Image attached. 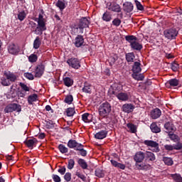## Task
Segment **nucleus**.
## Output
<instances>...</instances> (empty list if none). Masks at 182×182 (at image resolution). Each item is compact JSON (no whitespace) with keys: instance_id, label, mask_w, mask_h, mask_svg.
<instances>
[{"instance_id":"f257e3e1","label":"nucleus","mask_w":182,"mask_h":182,"mask_svg":"<svg viewBox=\"0 0 182 182\" xmlns=\"http://www.w3.org/2000/svg\"><path fill=\"white\" fill-rule=\"evenodd\" d=\"M125 40L129 42V46L132 50H140L143 49V45L139 42L137 38L134 36H126Z\"/></svg>"},{"instance_id":"f03ea898","label":"nucleus","mask_w":182,"mask_h":182,"mask_svg":"<svg viewBox=\"0 0 182 182\" xmlns=\"http://www.w3.org/2000/svg\"><path fill=\"white\" fill-rule=\"evenodd\" d=\"M36 22H38V26L34 31L36 35H42L43 31H46V24L45 23V18L42 14H39L38 18L35 19Z\"/></svg>"},{"instance_id":"7ed1b4c3","label":"nucleus","mask_w":182,"mask_h":182,"mask_svg":"<svg viewBox=\"0 0 182 182\" xmlns=\"http://www.w3.org/2000/svg\"><path fill=\"white\" fill-rule=\"evenodd\" d=\"M112 112V105L107 102L102 103L99 107V114L102 117H106Z\"/></svg>"},{"instance_id":"20e7f679","label":"nucleus","mask_w":182,"mask_h":182,"mask_svg":"<svg viewBox=\"0 0 182 182\" xmlns=\"http://www.w3.org/2000/svg\"><path fill=\"white\" fill-rule=\"evenodd\" d=\"M109 95H114L119 102H127L129 100V94L127 92H119L117 90H109Z\"/></svg>"},{"instance_id":"39448f33","label":"nucleus","mask_w":182,"mask_h":182,"mask_svg":"<svg viewBox=\"0 0 182 182\" xmlns=\"http://www.w3.org/2000/svg\"><path fill=\"white\" fill-rule=\"evenodd\" d=\"M144 144L147 146V147H151V151L155 153H159L160 151V148L159 147V143L152 140H145Z\"/></svg>"},{"instance_id":"423d86ee","label":"nucleus","mask_w":182,"mask_h":182,"mask_svg":"<svg viewBox=\"0 0 182 182\" xmlns=\"http://www.w3.org/2000/svg\"><path fill=\"white\" fill-rule=\"evenodd\" d=\"M107 8L108 9V11H111V12H115L117 14L122 12V7L114 1L108 2L107 4Z\"/></svg>"},{"instance_id":"0eeeda50","label":"nucleus","mask_w":182,"mask_h":182,"mask_svg":"<svg viewBox=\"0 0 182 182\" xmlns=\"http://www.w3.org/2000/svg\"><path fill=\"white\" fill-rule=\"evenodd\" d=\"M21 110L22 107H21V105L15 103L7 105L4 109L5 113H12V112H19Z\"/></svg>"},{"instance_id":"6e6552de","label":"nucleus","mask_w":182,"mask_h":182,"mask_svg":"<svg viewBox=\"0 0 182 182\" xmlns=\"http://www.w3.org/2000/svg\"><path fill=\"white\" fill-rule=\"evenodd\" d=\"M90 23V21H89V19L86 17H83L80 20L78 26L75 27V29H80V33H83V29H85V28H89Z\"/></svg>"},{"instance_id":"1a4fd4ad","label":"nucleus","mask_w":182,"mask_h":182,"mask_svg":"<svg viewBox=\"0 0 182 182\" xmlns=\"http://www.w3.org/2000/svg\"><path fill=\"white\" fill-rule=\"evenodd\" d=\"M164 35L167 39H174L178 35V31L176 28L167 29L164 31Z\"/></svg>"},{"instance_id":"9d476101","label":"nucleus","mask_w":182,"mask_h":182,"mask_svg":"<svg viewBox=\"0 0 182 182\" xmlns=\"http://www.w3.org/2000/svg\"><path fill=\"white\" fill-rule=\"evenodd\" d=\"M68 65L73 69H79L80 68V61L76 58H71L67 60Z\"/></svg>"},{"instance_id":"9b49d317","label":"nucleus","mask_w":182,"mask_h":182,"mask_svg":"<svg viewBox=\"0 0 182 182\" xmlns=\"http://www.w3.org/2000/svg\"><path fill=\"white\" fill-rule=\"evenodd\" d=\"M45 72V65L41 64L37 65L34 71L35 77H41Z\"/></svg>"},{"instance_id":"f8f14e48","label":"nucleus","mask_w":182,"mask_h":182,"mask_svg":"<svg viewBox=\"0 0 182 182\" xmlns=\"http://www.w3.org/2000/svg\"><path fill=\"white\" fill-rule=\"evenodd\" d=\"M144 159H146V156L143 151H137L134 156V160L136 163H143Z\"/></svg>"},{"instance_id":"ddd939ff","label":"nucleus","mask_w":182,"mask_h":182,"mask_svg":"<svg viewBox=\"0 0 182 182\" xmlns=\"http://www.w3.org/2000/svg\"><path fill=\"white\" fill-rule=\"evenodd\" d=\"M180 85V81L176 78L171 79L166 82V86L168 89H173V87H176Z\"/></svg>"},{"instance_id":"4468645a","label":"nucleus","mask_w":182,"mask_h":182,"mask_svg":"<svg viewBox=\"0 0 182 182\" xmlns=\"http://www.w3.org/2000/svg\"><path fill=\"white\" fill-rule=\"evenodd\" d=\"M68 147L75 149V150H80L82 147V144L77 143L76 140L70 139L68 141Z\"/></svg>"},{"instance_id":"2eb2a0df","label":"nucleus","mask_w":182,"mask_h":182,"mask_svg":"<svg viewBox=\"0 0 182 182\" xmlns=\"http://www.w3.org/2000/svg\"><path fill=\"white\" fill-rule=\"evenodd\" d=\"M122 109L124 113H132L134 110V105L132 104H124L122 105Z\"/></svg>"},{"instance_id":"dca6fc26","label":"nucleus","mask_w":182,"mask_h":182,"mask_svg":"<svg viewBox=\"0 0 182 182\" xmlns=\"http://www.w3.org/2000/svg\"><path fill=\"white\" fill-rule=\"evenodd\" d=\"M9 53H11V55H16V53H18L19 52V48L18 46L12 43L9 44L8 47Z\"/></svg>"},{"instance_id":"f3484780","label":"nucleus","mask_w":182,"mask_h":182,"mask_svg":"<svg viewBox=\"0 0 182 182\" xmlns=\"http://www.w3.org/2000/svg\"><path fill=\"white\" fill-rule=\"evenodd\" d=\"M83 43H85V39L83 38V36L81 35H78L75 38V45L76 48H80V46H83Z\"/></svg>"},{"instance_id":"a211bd4d","label":"nucleus","mask_w":182,"mask_h":182,"mask_svg":"<svg viewBox=\"0 0 182 182\" xmlns=\"http://www.w3.org/2000/svg\"><path fill=\"white\" fill-rule=\"evenodd\" d=\"M4 75L5 77L9 80V82H15V80H16V75H15L14 73H11L10 71H5Z\"/></svg>"},{"instance_id":"6ab92c4d","label":"nucleus","mask_w":182,"mask_h":182,"mask_svg":"<svg viewBox=\"0 0 182 182\" xmlns=\"http://www.w3.org/2000/svg\"><path fill=\"white\" fill-rule=\"evenodd\" d=\"M161 116V110L159 108H155L151 112V119H159Z\"/></svg>"},{"instance_id":"aec40b11","label":"nucleus","mask_w":182,"mask_h":182,"mask_svg":"<svg viewBox=\"0 0 182 182\" xmlns=\"http://www.w3.org/2000/svg\"><path fill=\"white\" fill-rule=\"evenodd\" d=\"M82 119L85 123H91V122H93V115L89 113H85L82 115Z\"/></svg>"},{"instance_id":"412c9836","label":"nucleus","mask_w":182,"mask_h":182,"mask_svg":"<svg viewBox=\"0 0 182 182\" xmlns=\"http://www.w3.org/2000/svg\"><path fill=\"white\" fill-rule=\"evenodd\" d=\"M107 136V131L106 130H102L97 134H95V139H98L99 140H102L105 139Z\"/></svg>"},{"instance_id":"4be33fe9","label":"nucleus","mask_w":182,"mask_h":182,"mask_svg":"<svg viewBox=\"0 0 182 182\" xmlns=\"http://www.w3.org/2000/svg\"><path fill=\"white\" fill-rule=\"evenodd\" d=\"M63 83L65 86H67V87H70L71 86H73V79L69 77H63Z\"/></svg>"},{"instance_id":"5701e85b","label":"nucleus","mask_w":182,"mask_h":182,"mask_svg":"<svg viewBox=\"0 0 182 182\" xmlns=\"http://www.w3.org/2000/svg\"><path fill=\"white\" fill-rule=\"evenodd\" d=\"M26 15L27 13L26 11H25V10H19L17 14V18L18 21H21V22H22V21H24L25 18H26Z\"/></svg>"},{"instance_id":"b1692460","label":"nucleus","mask_w":182,"mask_h":182,"mask_svg":"<svg viewBox=\"0 0 182 182\" xmlns=\"http://www.w3.org/2000/svg\"><path fill=\"white\" fill-rule=\"evenodd\" d=\"M133 4L130 3V2H127L125 4H124V11L125 12H127L128 14L132 12V11H133Z\"/></svg>"},{"instance_id":"393cba45","label":"nucleus","mask_w":182,"mask_h":182,"mask_svg":"<svg viewBox=\"0 0 182 182\" xmlns=\"http://www.w3.org/2000/svg\"><path fill=\"white\" fill-rule=\"evenodd\" d=\"M110 161L114 167H117L118 168H121V170H124L126 168V166L123 164L119 163L113 159H112Z\"/></svg>"},{"instance_id":"a878e982","label":"nucleus","mask_w":182,"mask_h":182,"mask_svg":"<svg viewBox=\"0 0 182 182\" xmlns=\"http://www.w3.org/2000/svg\"><path fill=\"white\" fill-rule=\"evenodd\" d=\"M164 127L167 132H176V127L171 122H166Z\"/></svg>"},{"instance_id":"bb28decb","label":"nucleus","mask_w":182,"mask_h":182,"mask_svg":"<svg viewBox=\"0 0 182 182\" xmlns=\"http://www.w3.org/2000/svg\"><path fill=\"white\" fill-rule=\"evenodd\" d=\"M145 159H146L147 160H150V161H154V160H156V156L153 152L146 151Z\"/></svg>"},{"instance_id":"cd10ccee","label":"nucleus","mask_w":182,"mask_h":182,"mask_svg":"<svg viewBox=\"0 0 182 182\" xmlns=\"http://www.w3.org/2000/svg\"><path fill=\"white\" fill-rule=\"evenodd\" d=\"M55 6H57V8H59L60 11H63V9L66 8V4H65V0H58L56 2Z\"/></svg>"},{"instance_id":"c85d7f7f","label":"nucleus","mask_w":182,"mask_h":182,"mask_svg":"<svg viewBox=\"0 0 182 182\" xmlns=\"http://www.w3.org/2000/svg\"><path fill=\"white\" fill-rule=\"evenodd\" d=\"M132 70L134 73H139V72H141V68L140 67V63L135 62L133 67Z\"/></svg>"},{"instance_id":"c756f323","label":"nucleus","mask_w":182,"mask_h":182,"mask_svg":"<svg viewBox=\"0 0 182 182\" xmlns=\"http://www.w3.org/2000/svg\"><path fill=\"white\" fill-rule=\"evenodd\" d=\"M150 129L153 133H160L161 132V129L157 126V124L156 123H152L151 124Z\"/></svg>"},{"instance_id":"7c9ffc66","label":"nucleus","mask_w":182,"mask_h":182,"mask_svg":"<svg viewBox=\"0 0 182 182\" xmlns=\"http://www.w3.org/2000/svg\"><path fill=\"white\" fill-rule=\"evenodd\" d=\"M102 20L105 22H110L112 21V14L108 11L105 12L102 15Z\"/></svg>"},{"instance_id":"2f4dec72","label":"nucleus","mask_w":182,"mask_h":182,"mask_svg":"<svg viewBox=\"0 0 182 182\" xmlns=\"http://www.w3.org/2000/svg\"><path fill=\"white\" fill-rule=\"evenodd\" d=\"M82 92H84V93H92V85L87 82H85L82 88Z\"/></svg>"},{"instance_id":"473e14b6","label":"nucleus","mask_w":182,"mask_h":182,"mask_svg":"<svg viewBox=\"0 0 182 182\" xmlns=\"http://www.w3.org/2000/svg\"><path fill=\"white\" fill-rule=\"evenodd\" d=\"M37 100H38V95L33 94L28 96V105H32L33 102H36Z\"/></svg>"},{"instance_id":"72a5a7b5","label":"nucleus","mask_w":182,"mask_h":182,"mask_svg":"<svg viewBox=\"0 0 182 182\" xmlns=\"http://www.w3.org/2000/svg\"><path fill=\"white\" fill-rule=\"evenodd\" d=\"M127 127H128L129 132H130V133H136V132H137V127L132 123L127 124Z\"/></svg>"},{"instance_id":"f704fd0d","label":"nucleus","mask_w":182,"mask_h":182,"mask_svg":"<svg viewBox=\"0 0 182 182\" xmlns=\"http://www.w3.org/2000/svg\"><path fill=\"white\" fill-rule=\"evenodd\" d=\"M135 58L134 53H128L126 54L127 62H134Z\"/></svg>"},{"instance_id":"c9c22d12","label":"nucleus","mask_w":182,"mask_h":182,"mask_svg":"<svg viewBox=\"0 0 182 182\" xmlns=\"http://www.w3.org/2000/svg\"><path fill=\"white\" fill-rule=\"evenodd\" d=\"M139 73H134L132 74V77L135 80H144V75L143 74H138Z\"/></svg>"},{"instance_id":"e433bc0d","label":"nucleus","mask_w":182,"mask_h":182,"mask_svg":"<svg viewBox=\"0 0 182 182\" xmlns=\"http://www.w3.org/2000/svg\"><path fill=\"white\" fill-rule=\"evenodd\" d=\"M171 177L173 178V180L175 182H182L181 175H180L178 173L171 174Z\"/></svg>"},{"instance_id":"4c0bfd02","label":"nucleus","mask_w":182,"mask_h":182,"mask_svg":"<svg viewBox=\"0 0 182 182\" xmlns=\"http://www.w3.org/2000/svg\"><path fill=\"white\" fill-rule=\"evenodd\" d=\"M95 176L100 178H103V177H105V171H103V170L101 168H97L95 170Z\"/></svg>"},{"instance_id":"58836bf2","label":"nucleus","mask_w":182,"mask_h":182,"mask_svg":"<svg viewBox=\"0 0 182 182\" xmlns=\"http://www.w3.org/2000/svg\"><path fill=\"white\" fill-rule=\"evenodd\" d=\"M1 85H2V86H10L11 82L6 77H3L1 78Z\"/></svg>"},{"instance_id":"ea45409f","label":"nucleus","mask_w":182,"mask_h":182,"mask_svg":"<svg viewBox=\"0 0 182 182\" xmlns=\"http://www.w3.org/2000/svg\"><path fill=\"white\" fill-rule=\"evenodd\" d=\"M168 136H169V139H171V140H172V141H173L174 143H177L180 141V137L178 136L177 134H168Z\"/></svg>"},{"instance_id":"a19ab883","label":"nucleus","mask_w":182,"mask_h":182,"mask_svg":"<svg viewBox=\"0 0 182 182\" xmlns=\"http://www.w3.org/2000/svg\"><path fill=\"white\" fill-rule=\"evenodd\" d=\"M36 143H38L36 139H28L26 141V144L28 147H33V145L36 144Z\"/></svg>"},{"instance_id":"79ce46f5","label":"nucleus","mask_w":182,"mask_h":182,"mask_svg":"<svg viewBox=\"0 0 182 182\" xmlns=\"http://www.w3.org/2000/svg\"><path fill=\"white\" fill-rule=\"evenodd\" d=\"M58 149L60 151V153H62V154H66V153L69 151V149H68V147H66L63 144H60L58 146Z\"/></svg>"},{"instance_id":"37998d69","label":"nucleus","mask_w":182,"mask_h":182,"mask_svg":"<svg viewBox=\"0 0 182 182\" xmlns=\"http://www.w3.org/2000/svg\"><path fill=\"white\" fill-rule=\"evenodd\" d=\"M78 164L79 166H80V167H82V168H83L84 170H86V168H87V164L86 163V161H85L82 159H80L78 160Z\"/></svg>"},{"instance_id":"c03bdc74","label":"nucleus","mask_w":182,"mask_h":182,"mask_svg":"<svg viewBox=\"0 0 182 182\" xmlns=\"http://www.w3.org/2000/svg\"><path fill=\"white\" fill-rule=\"evenodd\" d=\"M40 46H41V38L38 36L34 40L33 48L34 49H39Z\"/></svg>"},{"instance_id":"a18cd8bd","label":"nucleus","mask_w":182,"mask_h":182,"mask_svg":"<svg viewBox=\"0 0 182 182\" xmlns=\"http://www.w3.org/2000/svg\"><path fill=\"white\" fill-rule=\"evenodd\" d=\"M163 161L164 162L166 166H173V159L168 157H164Z\"/></svg>"},{"instance_id":"49530a36","label":"nucleus","mask_w":182,"mask_h":182,"mask_svg":"<svg viewBox=\"0 0 182 182\" xmlns=\"http://www.w3.org/2000/svg\"><path fill=\"white\" fill-rule=\"evenodd\" d=\"M66 113L68 117H72V116H73L75 113V108H72V107L68 108L66 109Z\"/></svg>"},{"instance_id":"de8ad7c7","label":"nucleus","mask_w":182,"mask_h":182,"mask_svg":"<svg viewBox=\"0 0 182 182\" xmlns=\"http://www.w3.org/2000/svg\"><path fill=\"white\" fill-rule=\"evenodd\" d=\"M38 60V55L36 54H31L28 57V61L31 62V63H35Z\"/></svg>"},{"instance_id":"09e8293b","label":"nucleus","mask_w":182,"mask_h":182,"mask_svg":"<svg viewBox=\"0 0 182 182\" xmlns=\"http://www.w3.org/2000/svg\"><path fill=\"white\" fill-rule=\"evenodd\" d=\"M135 5L138 9V11H144V7L143 6V5H141V3H140L139 1L135 0Z\"/></svg>"},{"instance_id":"8fccbe9b","label":"nucleus","mask_w":182,"mask_h":182,"mask_svg":"<svg viewBox=\"0 0 182 182\" xmlns=\"http://www.w3.org/2000/svg\"><path fill=\"white\" fill-rule=\"evenodd\" d=\"M120 23H122V20L119 18H116L112 21V25L114 26H120Z\"/></svg>"},{"instance_id":"3c124183","label":"nucleus","mask_w":182,"mask_h":182,"mask_svg":"<svg viewBox=\"0 0 182 182\" xmlns=\"http://www.w3.org/2000/svg\"><path fill=\"white\" fill-rule=\"evenodd\" d=\"M77 151H80V154L83 157L86 156V155L87 154V152L86 151V150L83 149L82 144H81V148H80V149H77Z\"/></svg>"},{"instance_id":"603ef678","label":"nucleus","mask_w":182,"mask_h":182,"mask_svg":"<svg viewBox=\"0 0 182 182\" xmlns=\"http://www.w3.org/2000/svg\"><path fill=\"white\" fill-rule=\"evenodd\" d=\"M73 167H75V160L70 159L68 161V168L69 170H72V168H73Z\"/></svg>"},{"instance_id":"864d4df0","label":"nucleus","mask_w":182,"mask_h":182,"mask_svg":"<svg viewBox=\"0 0 182 182\" xmlns=\"http://www.w3.org/2000/svg\"><path fill=\"white\" fill-rule=\"evenodd\" d=\"M65 102L68 103V105H70L72 102H73V96L68 95L65 99Z\"/></svg>"},{"instance_id":"5fc2aeb1","label":"nucleus","mask_w":182,"mask_h":182,"mask_svg":"<svg viewBox=\"0 0 182 182\" xmlns=\"http://www.w3.org/2000/svg\"><path fill=\"white\" fill-rule=\"evenodd\" d=\"M178 63H177L176 62L172 63L171 69L172 70H173V72H177V70H178Z\"/></svg>"},{"instance_id":"6e6d98bb","label":"nucleus","mask_w":182,"mask_h":182,"mask_svg":"<svg viewBox=\"0 0 182 182\" xmlns=\"http://www.w3.org/2000/svg\"><path fill=\"white\" fill-rule=\"evenodd\" d=\"M75 176L82 180V181H86V176L83 175V173H80V172H76Z\"/></svg>"},{"instance_id":"4d7b16f0","label":"nucleus","mask_w":182,"mask_h":182,"mask_svg":"<svg viewBox=\"0 0 182 182\" xmlns=\"http://www.w3.org/2000/svg\"><path fill=\"white\" fill-rule=\"evenodd\" d=\"M108 60L109 62V65L113 66V65L116 63V60H117V57H110Z\"/></svg>"},{"instance_id":"13d9d810","label":"nucleus","mask_w":182,"mask_h":182,"mask_svg":"<svg viewBox=\"0 0 182 182\" xmlns=\"http://www.w3.org/2000/svg\"><path fill=\"white\" fill-rule=\"evenodd\" d=\"M165 150H167V151H173L174 150L173 145L171 144H166L164 145Z\"/></svg>"},{"instance_id":"bf43d9fd","label":"nucleus","mask_w":182,"mask_h":182,"mask_svg":"<svg viewBox=\"0 0 182 182\" xmlns=\"http://www.w3.org/2000/svg\"><path fill=\"white\" fill-rule=\"evenodd\" d=\"M24 76L29 80H33V79H35V77H33V75L31 73H24Z\"/></svg>"},{"instance_id":"052dcab7","label":"nucleus","mask_w":182,"mask_h":182,"mask_svg":"<svg viewBox=\"0 0 182 182\" xmlns=\"http://www.w3.org/2000/svg\"><path fill=\"white\" fill-rule=\"evenodd\" d=\"M182 144L181 143L178 142L176 144H173V150H181Z\"/></svg>"},{"instance_id":"680f3d73","label":"nucleus","mask_w":182,"mask_h":182,"mask_svg":"<svg viewBox=\"0 0 182 182\" xmlns=\"http://www.w3.org/2000/svg\"><path fill=\"white\" fill-rule=\"evenodd\" d=\"M20 87L23 90H24V92H29V87L24 83L20 82Z\"/></svg>"},{"instance_id":"e2e57ef3","label":"nucleus","mask_w":182,"mask_h":182,"mask_svg":"<svg viewBox=\"0 0 182 182\" xmlns=\"http://www.w3.org/2000/svg\"><path fill=\"white\" fill-rule=\"evenodd\" d=\"M64 178L65 181H70V180H72V174L70 173H66L64 176Z\"/></svg>"},{"instance_id":"0e129e2a","label":"nucleus","mask_w":182,"mask_h":182,"mask_svg":"<svg viewBox=\"0 0 182 182\" xmlns=\"http://www.w3.org/2000/svg\"><path fill=\"white\" fill-rule=\"evenodd\" d=\"M58 173H60V174H61V176H63L65 174V173H66V168L65 166H63L61 168H60L58 170Z\"/></svg>"},{"instance_id":"69168bd1","label":"nucleus","mask_w":182,"mask_h":182,"mask_svg":"<svg viewBox=\"0 0 182 182\" xmlns=\"http://www.w3.org/2000/svg\"><path fill=\"white\" fill-rule=\"evenodd\" d=\"M136 167L139 168V170H144V165L143 164L137 163L136 162L135 164Z\"/></svg>"},{"instance_id":"338daca9","label":"nucleus","mask_w":182,"mask_h":182,"mask_svg":"<svg viewBox=\"0 0 182 182\" xmlns=\"http://www.w3.org/2000/svg\"><path fill=\"white\" fill-rule=\"evenodd\" d=\"M53 180L55 182H60V177L58 175H53Z\"/></svg>"},{"instance_id":"774afa93","label":"nucleus","mask_w":182,"mask_h":182,"mask_svg":"<svg viewBox=\"0 0 182 182\" xmlns=\"http://www.w3.org/2000/svg\"><path fill=\"white\" fill-rule=\"evenodd\" d=\"M38 138L41 139H45V134L44 133L39 134Z\"/></svg>"}]
</instances>
